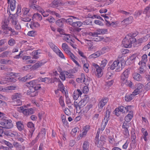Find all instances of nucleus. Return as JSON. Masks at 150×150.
I'll return each mask as SVG.
<instances>
[{"mask_svg": "<svg viewBox=\"0 0 150 150\" xmlns=\"http://www.w3.org/2000/svg\"><path fill=\"white\" fill-rule=\"evenodd\" d=\"M138 54L137 53H134L130 57V59L133 62H134L136 60L138 59Z\"/></svg>", "mask_w": 150, "mask_h": 150, "instance_id": "a19ab883", "label": "nucleus"}, {"mask_svg": "<svg viewBox=\"0 0 150 150\" xmlns=\"http://www.w3.org/2000/svg\"><path fill=\"white\" fill-rule=\"evenodd\" d=\"M82 94L81 91L79 89H77L74 91L73 95V98L74 100H77L79 96Z\"/></svg>", "mask_w": 150, "mask_h": 150, "instance_id": "5701e85b", "label": "nucleus"}, {"mask_svg": "<svg viewBox=\"0 0 150 150\" xmlns=\"http://www.w3.org/2000/svg\"><path fill=\"white\" fill-rule=\"evenodd\" d=\"M62 47L66 54L70 51L68 45L66 43H63L62 45Z\"/></svg>", "mask_w": 150, "mask_h": 150, "instance_id": "e433bc0d", "label": "nucleus"}, {"mask_svg": "<svg viewBox=\"0 0 150 150\" xmlns=\"http://www.w3.org/2000/svg\"><path fill=\"white\" fill-rule=\"evenodd\" d=\"M130 73V70L129 69H127L125 70L122 73V74L121 76L124 77H128L129 76V75Z\"/></svg>", "mask_w": 150, "mask_h": 150, "instance_id": "37998d69", "label": "nucleus"}, {"mask_svg": "<svg viewBox=\"0 0 150 150\" xmlns=\"http://www.w3.org/2000/svg\"><path fill=\"white\" fill-rule=\"evenodd\" d=\"M114 0H106L105 2L103 4L104 6H108L112 4L114 1Z\"/></svg>", "mask_w": 150, "mask_h": 150, "instance_id": "0e129e2a", "label": "nucleus"}, {"mask_svg": "<svg viewBox=\"0 0 150 150\" xmlns=\"http://www.w3.org/2000/svg\"><path fill=\"white\" fill-rule=\"evenodd\" d=\"M63 40L69 44L70 42H72L73 41L72 39L71 35L69 34L65 35L64 37Z\"/></svg>", "mask_w": 150, "mask_h": 150, "instance_id": "c85d7f7f", "label": "nucleus"}, {"mask_svg": "<svg viewBox=\"0 0 150 150\" xmlns=\"http://www.w3.org/2000/svg\"><path fill=\"white\" fill-rule=\"evenodd\" d=\"M22 97V96L20 93H15L13 94L11 96L13 105L15 106L21 105L22 102L21 99Z\"/></svg>", "mask_w": 150, "mask_h": 150, "instance_id": "7ed1b4c3", "label": "nucleus"}, {"mask_svg": "<svg viewBox=\"0 0 150 150\" xmlns=\"http://www.w3.org/2000/svg\"><path fill=\"white\" fill-rule=\"evenodd\" d=\"M90 129V126L89 125H86L83 127L82 132L78 136L77 139L79 140L81 139L82 138L85 137L87 135V132Z\"/></svg>", "mask_w": 150, "mask_h": 150, "instance_id": "1a4fd4ad", "label": "nucleus"}, {"mask_svg": "<svg viewBox=\"0 0 150 150\" xmlns=\"http://www.w3.org/2000/svg\"><path fill=\"white\" fill-rule=\"evenodd\" d=\"M133 17L130 16L124 19L122 22V24L124 26H126L129 24L131 23L133 21Z\"/></svg>", "mask_w": 150, "mask_h": 150, "instance_id": "412c9836", "label": "nucleus"}, {"mask_svg": "<svg viewBox=\"0 0 150 150\" xmlns=\"http://www.w3.org/2000/svg\"><path fill=\"white\" fill-rule=\"evenodd\" d=\"M85 42L88 45L89 47L88 48L89 50H90L93 45L92 42L91 41L87 40H86Z\"/></svg>", "mask_w": 150, "mask_h": 150, "instance_id": "338daca9", "label": "nucleus"}, {"mask_svg": "<svg viewBox=\"0 0 150 150\" xmlns=\"http://www.w3.org/2000/svg\"><path fill=\"white\" fill-rule=\"evenodd\" d=\"M66 19L64 18H61L57 20L56 22L57 25L61 27L63 25V23L65 22Z\"/></svg>", "mask_w": 150, "mask_h": 150, "instance_id": "72a5a7b5", "label": "nucleus"}, {"mask_svg": "<svg viewBox=\"0 0 150 150\" xmlns=\"http://www.w3.org/2000/svg\"><path fill=\"white\" fill-rule=\"evenodd\" d=\"M89 99V98L87 96H85L79 102V108L81 109L87 103Z\"/></svg>", "mask_w": 150, "mask_h": 150, "instance_id": "4468645a", "label": "nucleus"}, {"mask_svg": "<svg viewBox=\"0 0 150 150\" xmlns=\"http://www.w3.org/2000/svg\"><path fill=\"white\" fill-rule=\"evenodd\" d=\"M65 22L68 23L72 26H73V23H74V22H73L72 19L71 18H69L67 19H66Z\"/></svg>", "mask_w": 150, "mask_h": 150, "instance_id": "052dcab7", "label": "nucleus"}, {"mask_svg": "<svg viewBox=\"0 0 150 150\" xmlns=\"http://www.w3.org/2000/svg\"><path fill=\"white\" fill-rule=\"evenodd\" d=\"M108 63V61L106 59H103L101 62L100 64V67L104 69V68L106 66Z\"/></svg>", "mask_w": 150, "mask_h": 150, "instance_id": "a18cd8bd", "label": "nucleus"}, {"mask_svg": "<svg viewBox=\"0 0 150 150\" xmlns=\"http://www.w3.org/2000/svg\"><path fill=\"white\" fill-rule=\"evenodd\" d=\"M65 76L69 78H71L73 75L67 71H64L60 72L59 78L62 81H64L65 80Z\"/></svg>", "mask_w": 150, "mask_h": 150, "instance_id": "f3484780", "label": "nucleus"}, {"mask_svg": "<svg viewBox=\"0 0 150 150\" xmlns=\"http://www.w3.org/2000/svg\"><path fill=\"white\" fill-rule=\"evenodd\" d=\"M136 95L133 93L132 94H126L125 96V100L126 102H129L134 98Z\"/></svg>", "mask_w": 150, "mask_h": 150, "instance_id": "cd10ccee", "label": "nucleus"}, {"mask_svg": "<svg viewBox=\"0 0 150 150\" xmlns=\"http://www.w3.org/2000/svg\"><path fill=\"white\" fill-rule=\"evenodd\" d=\"M92 65L95 67L96 69L95 72L96 75L98 78L101 77L103 74V71L102 68L100 67L97 64L93 62Z\"/></svg>", "mask_w": 150, "mask_h": 150, "instance_id": "0eeeda50", "label": "nucleus"}, {"mask_svg": "<svg viewBox=\"0 0 150 150\" xmlns=\"http://www.w3.org/2000/svg\"><path fill=\"white\" fill-rule=\"evenodd\" d=\"M147 56L146 54H144L142 57V60L139 62H144L145 63V62L147 61Z\"/></svg>", "mask_w": 150, "mask_h": 150, "instance_id": "e2e57ef3", "label": "nucleus"}, {"mask_svg": "<svg viewBox=\"0 0 150 150\" xmlns=\"http://www.w3.org/2000/svg\"><path fill=\"white\" fill-rule=\"evenodd\" d=\"M27 127L30 128V132L32 135L35 130L34 125L32 122H29L27 124Z\"/></svg>", "mask_w": 150, "mask_h": 150, "instance_id": "bb28decb", "label": "nucleus"}, {"mask_svg": "<svg viewBox=\"0 0 150 150\" xmlns=\"http://www.w3.org/2000/svg\"><path fill=\"white\" fill-rule=\"evenodd\" d=\"M8 44L10 46H13L16 44V41L13 38H11L8 40Z\"/></svg>", "mask_w": 150, "mask_h": 150, "instance_id": "09e8293b", "label": "nucleus"}, {"mask_svg": "<svg viewBox=\"0 0 150 150\" xmlns=\"http://www.w3.org/2000/svg\"><path fill=\"white\" fill-rule=\"evenodd\" d=\"M37 81L33 80L26 83V85L30 88V89L34 90H38L40 88V87L37 84Z\"/></svg>", "mask_w": 150, "mask_h": 150, "instance_id": "9b49d317", "label": "nucleus"}, {"mask_svg": "<svg viewBox=\"0 0 150 150\" xmlns=\"http://www.w3.org/2000/svg\"><path fill=\"white\" fill-rule=\"evenodd\" d=\"M133 106L131 105H128L125 107L122 106H121L119 107L118 108H116L115 110V115L117 116H119L120 115L119 112H122L124 113L125 112V110L127 112L131 110L132 107Z\"/></svg>", "mask_w": 150, "mask_h": 150, "instance_id": "423d86ee", "label": "nucleus"}, {"mask_svg": "<svg viewBox=\"0 0 150 150\" xmlns=\"http://www.w3.org/2000/svg\"><path fill=\"white\" fill-rule=\"evenodd\" d=\"M12 23L14 26L15 29L18 30H21V25L18 23V21L16 19H12Z\"/></svg>", "mask_w": 150, "mask_h": 150, "instance_id": "aec40b11", "label": "nucleus"}, {"mask_svg": "<svg viewBox=\"0 0 150 150\" xmlns=\"http://www.w3.org/2000/svg\"><path fill=\"white\" fill-rule=\"evenodd\" d=\"M104 139L103 137H101L99 140H98L96 137L95 138V144L97 147H100L102 146L105 143Z\"/></svg>", "mask_w": 150, "mask_h": 150, "instance_id": "a211bd4d", "label": "nucleus"}, {"mask_svg": "<svg viewBox=\"0 0 150 150\" xmlns=\"http://www.w3.org/2000/svg\"><path fill=\"white\" fill-rule=\"evenodd\" d=\"M9 53L8 51H5L0 54V57L4 58L7 57Z\"/></svg>", "mask_w": 150, "mask_h": 150, "instance_id": "4d7b16f0", "label": "nucleus"}, {"mask_svg": "<svg viewBox=\"0 0 150 150\" xmlns=\"http://www.w3.org/2000/svg\"><path fill=\"white\" fill-rule=\"evenodd\" d=\"M142 13V11L141 10H138L135 11L134 14V16L135 18H137L141 15Z\"/></svg>", "mask_w": 150, "mask_h": 150, "instance_id": "bf43d9fd", "label": "nucleus"}, {"mask_svg": "<svg viewBox=\"0 0 150 150\" xmlns=\"http://www.w3.org/2000/svg\"><path fill=\"white\" fill-rule=\"evenodd\" d=\"M0 125L3 126L4 129H11L13 127V125L12 120L6 119L0 121Z\"/></svg>", "mask_w": 150, "mask_h": 150, "instance_id": "39448f33", "label": "nucleus"}, {"mask_svg": "<svg viewBox=\"0 0 150 150\" xmlns=\"http://www.w3.org/2000/svg\"><path fill=\"white\" fill-rule=\"evenodd\" d=\"M64 99V98L62 96H60L59 99V103L61 106L62 107H64L65 106Z\"/></svg>", "mask_w": 150, "mask_h": 150, "instance_id": "8fccbe9b", "label": "nucleus"}, {"mask_svg": "<svg viewBox=\"0 0 150 150\" xmlns=\"http://www.w3.org/2000/svg\"><path fill=\"white\" fill-rule=\"evenodd\" d=\"M89 147V143L87 141L84 142L82 146L83 150H88Z\"/></svg>", "mask_w": 150, "mask_h": 150, "instance_id": "ea45409f", "label": "nucleus"}, {"mask_svg": "<svg viewBox=\"0 0 150 150\" xmlns=\"http://www.w3.org/2000/svg\"><path fill=\"white\" fill-rule=\"evenodd\" d=\"M89 65L88 63H84L83 65V69L85 71L86 73L88 72L89 71Z\"/></svg>", "mask_w": 150, "mask_h": 150, "instance_id": "de8ad7c7", "label": "nucleus"}, {"mask_svg": "<svg viewBox=\"0 0 150 150\" xmlns=\"http://www.w3.org/2000/svg\"><path fill=\"white\" fill-rule=\"evenodd\" d=\"M62 3L59 0H54L50 5L51 7L56 8L61 5Z\"/></svg>", "mask_w": 150, "mask_h": 150, "instance_id": "6ab92c4d", "label": "nucleus"}, {"mask_svg": "<svg viewBox=\"0 0 150 150\" xmlns=\"http://www.w3.org/2000/svg\"><path fill=\"white\" fill-rule=\"evenodd\" d=\"M16 86H9L5 87L6 92H8L9 90H13L15 89Z\"/></svg>", "mask_w": 150, "mask_h": 150, "instance_id": "864d4df0", "label": "nucleus"}, {"mask_svg": "<svg viewBox=\"0 0 150 150\" xmlns=\"http://www.w3.org/2000/svg\"><path fill=\"white\" fill-rule=\"evenodd\" d=\"M107 120L103 119V120L100 128V130L102 131H103L105 128L108 123Z\"/></svg>", "mask_w": 150, "mask_h": 150, "instance_id": "c9c22d12", "label": "nucleus"}, {"mask_svg": "<svg viewBox=\"0 0 150 150\" xmlns=\"http://www.w3.org/2000/svg\"><path fill=\"white\" fill-rule=\"evenodd\" d=\"M33 17L36 19L37 21H40L42 20V18L41 15L38 13H34Z\"/></svg>", "mask_w": 150, "mask_h": 150, "instance_id": "58836bf2", "label": "nucleus"}, {"mask_svg": "<svg viewBox=\"0 0 150 150\" xmlns=\"http://www.w3.org/2000/svg\"><path fill=\"white\" fill-rule=\"evenodd\" d=\"M36 90L30 89L28 90L27 93L28 94L30 95V96L34 97L38 94V93Z\"/></svg>", "mask_w": 150, "mask_h": 150, "instance_id": "7c9ffc66", "label": "nucleus"}, {"mask_svg": "<svg viewBox=\"0 0 150 150\" xmlns=\"http://www.w3.org/2000/svg\"><path fill=\"white\" fill-rule=\"evenodd\" d=\"M16 125L17 128L19 131H21L24 129V126L23 123L20 121L16 122Z\"/></svg>", "mask_w": 150, "mask_h": 150, "instance_id": "2f4dec72", "label": "nucleus"}, {"mask_svg": "<svg viewBox=\"0 0 150 150\" xmlns=\"http://www.w3.org/2000/svg\"><path fill=\"white\" fill-rule=\"evenodd\" d=\"M115 68H116L115 71L116 72L120 71L122 69V67H120L119 64V61L118 60L114 61L110 67V69L112 70H113Z\"/></svg>", "mask_w": 150, "mask_h": 150, "instance_id": "ddd939ff", "label": "nucleus"}, {"mask_svg": "<svg viewBox=\"0 0 150 150\" xmlns=\"http://www.w3.org/2000/svg\"><path fill=\"white\" fill-rule=\"evenodd\" d=\"M85 76L84 74L82 73L81 75V77L76 79V81L79 83L84 82L85 81Z\"/></svg>", "mask_w": 150, "mask_h": 150, "instance_id": "f704fd0d", "label": "nucleus"}, {"mask_svg": "<svg viewBox=\"0 0 150 150\" xmlns=\"http://www.w3.org/2000/svg\"><path fill=\"white\" fill-rule=\"evenodd\" d=\"M36 31L34 30H32L29 31L27 34L28 35L34 37L35 35Z\"/></svg>", "mask_w": 150, "mask_h": 150, "instance_id": "680f3d73", "label": "nucleus"}, {"mask_svg": "<svg viewBox=\"0 0 150 150\" xmlns=\"http://www.w3.org/2000/svg\"><path fill=\"white\" fill-rule=\"evenodd\" d=\"M9 22L8 19H4L1 23V28L3 30V32L5 34H8L9 32H11L10 35L13 36L18 35V32L16 31L15 30L12 28L8 26Z\"/></svg>", "mask_w": 150, "mask_h": 150, "instance_id": "f257e3e1", "label": "nucleus"}, {"mask_svg": "<svg viewBox=\"0 0 150 150\" xmlns=\"http://www.w3.org/2000/svg\"><path fill=\"white\" fill-rule=\"evenodd\" d=\"M58 86L59 88V90L63 93L64 91H65V88L63 84H62L60 81L58 85Z\"/></svg>", "mask_w": 150, "mask_h": 150, "instance_id": "13d9d810", "label": "nucleus"}, {"mask_svg": "<svg viewBox=\"0 0 150 150\" xmlns=\"http://www.w3.org/2000/svg\"><path fill=\"white\" fill-rule=\"evenodd\" d=\"M100 55V54L99 52L98 51L89 55L88 57V58L89 59L95 58L98 57Z\"/></svg>", "mask_w": 150, "mask_h": 150, "instance_id": "4c0bfd02", "label": "nucleus"}, {"mask_svg": "<svg viewBox=\"0 0 150 150\" xmlns=\"http://www.w3.org/2000/svg\"><path fill=\"white\" fill-rule=\"evenodd\" d=\"M110 50L109 48L107 46L105 47H103L101 49L102 51V53H104L107 52H108Z\"/></svg>", "mask_w": 150, "mask_h": 150, "instance_id": "774afa93", "label": "nucleus"}, {"mask_svg": "<svg viewBox=\"0 0 150 150\" xmlns=\"http://www.w3.org/2000/svg\"><path fill=\"white\" fill-rule=\"evenodd\" d=\"M123 133L126 137H128L129 135V131L128 130V128L123 129Z\"/></svg>", "mask_w": 150, "mask_h": 150, "instance_id": "5fc2aeb1", "label": "nucleus"}, {"mask_svg": "<svg viewBox=\"0 0 150 150\" xmlns=\"http://www.w3.org/2000/svg\"><path fill=\"white\" fill-rule=\"evenodd\" d=\"M29 25L30 28L32 29L38 28L40 26V24L38 22H31Z\"/></svg>", "mask_w": 150, "mask_h": 150, "instance_id": "c756f323", "label": "nucleus"}, {"mask_svg": "<svg viewBox=\"0 0 150 150\" xmlns=\"http://www.w3.org/2000/svg\"><path fill=\"white\" fill-rule=\"evenodd\" d=\"M111 110L110 109H107L106 111L105 116L104 119L107 120L108 121L110 116Z\"/></svg>", "mask_w": 150, "mask_h": 150, "instance_id": "49530a36", "label": "nucleus"}, {"mask_svg": "<svg viewBox=\"0 0 150 150\" xmlns=\"http://www.w3.org/2000/svg\"><path fill=\"white\" fill-rule=\"evenodd\" d=\"M67 54L68 56H69L71 59L76 64L77 66H79V63L76 60V59L77 58L70 51L69 52H68Z\"/></svg>", "mask_w": 150, "mask_h": 150, "instance_id": "4be33fe9", "label": "nucleus"}, {"mask_svg": "<svg viewBox=\"0 0 150 150\" xmlns=\"http://www.w3.org/2000/svg\"><path fill=\"white\" fill-rule=\"evenodd\" d=\"M45 63V62H39L35 63L33 65L31 66L32 70H35L37 69Z\"/></svg>", "mask_w": 150, "mask_h": 150, "instance_id": "a878e982", "label": "nucleus"}, {"mask_svg": "<svg viewBox=\"0 0 150 150\" xmlns=\"http://www.w3.org/2000/svg\"><path fill=\"white\" fill-rule=\"evenodd\" d=\"M139 64L140 65L139 71L141 74L143 73L144 71V68L145 67V63L144 62H139Z\"/></svg>", "mask_w": 150, "mask_h": 150, "instance_id": "473e14b6", "label": "nucleus"}, {"mask_svg": "<svg viewBox=\"0 0 150 150\" xmlns=\"http://www.w3.org/2000/svg\"><path fill=\"white\" fill-rule=\"evenodd\" d=\"M10 61V60L4 59H0V63L2 64H8Z\"/></svg>", "mask_w": 150, "mask_h": 150, "instance_id": "6e6d98bb", "label": "nucleus"}, {"mask_svg": "<svg viewBox=\"0 0 150 150\" xmlns=\"http://www.w3.org/2000/svg\"><path fill=\"white\" fill-rule=\"evenodd\" d=\"M104 19L106 22L105 23L106 25L108 27L110 26V20H111L110 18L107 16L105 17Z\"/></svg>", "mask_w": 150, "mask_h": 150, "instance_id": "3c124183", "label": "nucleus"}, {"mask_svg": "<svg viewBox=\"0 0 150 150\" xmlns=\"http://www.w3.org/2000/svg\"><path fill=\"white\" fill-rule=\"evenodd\" d=\"M132 76L134 79L137 81H140L142 80V77L139 73L135 72L133 74Z\"/></svg>", "mask_w": 150, "mask_h": 150, "instance_id": "393cba45", "label": "nucleus"}, {"mask_svg": "<svg viewBox=\"0 0 150 150\" xmlns=\"http://www.w3.org/2000/svg\"><path fill=\"white\" fill-rule=\"evenodd\" d=\"M129 113L125 118V120L128 122L130 121L133 116V112L131 110L129 111Z\"/></svg>", "mask_w": 150, "mask_h": 150, "instance_id": "b1692460", "label": "nucleus"}, {"mask_svg": "<svg viewBox=\"0 0 150 150\" xmlns=\"http://www.w3.org/2000/svg\"><path fill=\"white\" fill-rule=\"evenodd\" d=\"M108 32V30L107 29H98L96 30V32L94 33H92L90 32L89 33H86L87 34H88L89 35H91L93 36H98V35H103L106 33Z\"/></svg>", "mask_w": 150, "mask_h": 150, "instance_id": "f8f14e48", "label": "nucleus"}, {"mask_svg": "<svg viewBox=\"0 0 150 150\" xmlns=\"http://www.w3.org/2000/svg\"><path fill=\"white\" fill-rule=\"evenodd\" d=\"M138 33H129L123 39L122 44L123 46L126 48H129L132 46V44L136 41V39L134 38Z\"/></svg>", "mask_w": 150, "mask_h": 150, "instance_id": "f03ea898", "label": "nucleus"}, {"mask_svg": "<svg viewBox=\"0 0 150 150\" xmlns=\"http://www.w3.org/2000/svg\"><path fill=\"white\" fill-rule=\"evenodd\" d=\"M10 133V137H17L18 135V132L15 130H11Z\"/></svg>", "mask_w": 150, "mask_h": 150, "instance_id": "603ef678", "label": "nucleus"}, {"mask_svg": "<svg viewBox=\"0 0 150 150\" xmlns=\"http://www.w3.org/2000/svg\"><path fill=\"white\" fill-rule=\"evenodd\" d=\"M7 3L8 4H10L9 6L8 7L7 9V11L8 12L9 10L10 11L9 9H11V11H13L15 9L16 7V1L15 0H7Z\"/></svg>", "mask_w": 150, "mask_h": 150, "instance_id": "2eb2a0df", "label": "nucleus"}, {"mask_svg": "<svg viewBox=\"0 0 150 150\" xmlns=\"http://www.w3.org/2000/svg\"><path fill=\"white\" fill-rule=\"evenodd\" d=\"M82 25V22L80 21H76L74 22L73 27L75 28H78L81 27Z\"/></svg>", "mask_w": 150, "mask_h": 150, "instance_id": "79ce46f5", "label": "nucleus"}, {"mask_svg": "<svg viewBox=\"0 0 150 150\" xmlns=\"http://www.w3.org/2000/svg\"><path fill=\"white\" fill-rule=\"evenodd\" d=\"M144 87V85L140 83H137L135 84V89L133 92V93L135 95H137L139 94L141 91V89Z\"/></svg>", "mask_w": 150, "mask_h": 150, "instance_id": "dca6fc26", "label": "nucleus"}, {"mask_svg": "<svg viewBox=\"0 0 150 150\" xmlns=\"http://www.w3.org/2000/svg\"><path fill=\"white\" fill-rule=\"evenodd\" d=\"M108 100L109 99L107 97H103L100 100L98 104V110L100 112L101 111Z\"/></svg>", "mask_w": 150, "mask_h": 150, "instance_id": "9d476101", "label": "nucleus"}, {"mask_svg": "<svg viewBox=\"0 0 150 150\" xmlns=\"http://www.w3.org/2000/svg\"><path fill=\"white\" fill-rule=\"evenodd\" d=\"M61 117L63 123L66 124L67 123V122L66 119V116L65 115H61Z\"/></svg>", "mask_w": 150, "mask_h": 150, "instance_id": "69168bd1", "label": "nucleus"}, {"mask_svg": "<svg viewBox=\"0 0 150 150\" xmlns=\"http://www.w3.org/2000/svg\"><path fill=\"white\" fill-rule=\"evenodd\" d=\"M6 77L5 79L6 81L13 83H14L16 81V76L15 73L8 72L6 74Z\"/></svg>", "mask_w": 150, "mask_h": 150, "instance_id": "6e6552de", "label": "nucleus"}, {"mask_svg": "<svg viewBox=\"0 0 150 150\" xmlns=\"http://www.w3.org/2000/svg\"><path fill=\"white\" fill-rule=\"evenodd\" d=\"M26 107L25 105L23 106L18 107L17 108V110L18 112H22L24 115L26 116L31 115L34 113V111L33 108H31L26 109Z\"/></svg>", "mask_w": 150, "mask_h": 150, "instance_id": "20e7f679", "label": "nucleus"}, {"mask_svg": "<svg viewBox=\"0 0 150 150\" xmlns=\"http://www.w3.org/2000/svg\"><path fill=\"white\" fill-rule=\"evenodd\" d=\"M149 9H150V8L148 6L145 8L144 11V13L146 14L148 17H149L150 16V11H149Z\"/></svg>", "mask_w": 150, "mask_h": 150, "instance_id": "c03bdc74", "label": "nucleus"}]
</instances>
